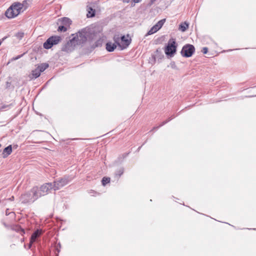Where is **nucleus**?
Instances as JSON below:
<instances>
[{
  "mask_svg": "<svg viewBox=\"0 0 256 256\" xmlns=\"http://www.w3.org/2000/svg\"><path fill=\"white\" fill-rule=\"evenodd\" d=\"M92 32L90 28H84L78 31L74 34H72L73 38H75V41L78 45H82L84 44L88 39L92 38Z\"/></svg>",
  "mask_w": 256,
  "mask_h": 256,
  "instance_id": "f257e3e1",
  "label": "nucleus"
},
{
  "mask_svg": "<svg viewBox=\"0 0 256 256\" xmlns=\"http://www.w3.org/2000/svg\"><path fill=\"white\" fill-rule=\"evenodd\" d=\"M36 189L32 188L30 191L22 194L20 200L22 204L34 202L38 198L36 194Z\"/></svg>",
  "mask_w": 256,
  "mask_h": 256,
  "instance_id": "f03ea898",
  "label": "nucleus"
},
{
  "mask_svg": "<svg viewBox=\"0 0 256 256\" xmlns=\"http://www.w3.org/2000/svg\"><path fill=\"white\" fill-rule=\"evenodd\" d=\"M22 10L19 6L18 2L13 3L6 11L5 16L10 19L17 16Z\"/></svg>",
  "mask_w": 256,
  "mask_h": 256,
  "instance_id": "7ed1b4c3",
  "label": "nucleus"
},
{
  "mask_svg": "<svg viewBox=\"0 0 256 256\" xmlns=\"http://www.w3.org/2000/svg\"><path fill=\"white\" fill-rule=\"evenodd\" d=\"M34 188L36 189V194L38 198L48 194L53 190V185L52 182H47L43 184L40 187L34 186Z\"/></svg>",
  "mask_w": 256,
  "mask_h": 256,
  "instance_id": "20e7f679",
  "label": "nucleus"
},
{
  "mask_svg": "<svg viewBox=\"0 0 256 256\" xmlns=\"http://www.w3.org/2000/svg\"><path fill=\"white\" fill-rule=\"evenodd\" d=\"M72 180V178L69 176H64V177L56 180L52 183L53 190H57L68 184Z\"/></svg>",
  "mask_w": 256,
  "mask_h": 256,
  "instance_id": "39448f33",
  "label": "nucleus"
},
{
  "mask_svg": "<svg viewBox=\"0 0 256 256\" xmlns=\"http://www.w3.org/2000/svg\"><path fill=\"white\" fill-rule=\"evenodd\" d=\"M176 45L175 39L172 38L170 39L168 45L165 48V54L171 57L176 52Z\"/></svg>",
  "mask_w": 256,
  "mask_h": 256,
  "instance_id": "423d86ee",
  "label": "nucleus"
},
{
  "mask_svg": "<svg viewBox=\"0 0 256 256\" xmlns=\"http://www.w3.org/2000/svg\"><path fill=\"white\" fill-rule=\"evenodd\" d=\"M61 40L62 38L60 36H52L47 39V40L44 43L43 46L45 49H50L54 45L58 44Z\"/></svg>",
  "mask_w": 256,
  "mask_h": 256,
  "instance_id": "0eeeda50",
  "label": "nucleus"
},
{
  "mask_svg": "<svg viewBox=\"0 0 256 256\" xmlns=\"http://www.w3.org/2000/svg\"><path fill=\"white\" fill-rule=\"evenodd\" d=\"M195 52L194 46L190 44L184 45L180 52V54L183 57H190Z\"/></svg>",
  "mask_w": 256,
  "mask_h": 256,
  "instance_id": "6e6552de",
  "label": "nucleus"
},
{
  "mask_svg": "<svg viewBox=\"0 0 256 256\" xmlns=\"http://www.w3.org/2000/svg\"><path fill=\"white\" fill-rule=\"evenodd\" d=\"M74 38L70 39L66 43L62 48V50L66 52H70L73 51L76 46H78Z\"/></svg>",
  "mask_w": 256,
  "mask_h": 256,
  "instance_id": "1a4fd4ad",
  "label": "nucleus"
},
{
  "mask_svg": "<svg viewBox=\"0 0 256 256\" xmlns=\"http://www.w3.org/2000/svg\"><path fill=\"white\" fill-rule=\"evenodd\" d=\"M58 24L63 26H66L68 28L70 27L72 24V20L68 18L64 17L62 18L58 19Z\"/></svg>",
  "mask_w": 256,
  "mask_h": 256,
  "instance_id": "9d476101",
  "label": "nucleus"
},
{
  "mask_svg": "<svg viewBox=\"0 0 256 256\" xmlns=\"http://www.w3.org/2000/svg\"><path fill=\"white\" fill-rule=\"evenodd\" d=\"M122 42V44H121V50H124L130 44L131 40L130 39H126L124 36H122L120 38Z\"/></svg>",
  "mask_w": 256,
  "mask_h": 256,
  "instance_id": "9b49d317",
  "label": "nucleus"
},
{
  "mask_svg": "<svg viewBox=\"0 0 256 256\" xmlns=\"http://www.w3.org/2000/svg\"><path fill=\"white\" fill-rule=\"evenodd\" d=\"M18 4L24 12L30 6V0H24L22 2H18Z\"/></svg>",
  "mask_w": 256,
  "mask_h": 256,
  "instance_id": "f8f14e48",
  "label": "nucleus"
},
{
  "mask_svg": "<svg viewBox=\"0 0 256 256\" xmlns=\"http://www.w3.org/2000/svg\"><path fill=\"white\" fill-rule=\"evenodd\" d=\"M116 48V44L112 42H108L106 44V50L109 52H113Z\"/></svg>",
  "mask_w": 256,
  "mask_h": 256,
  "instance_id": "ddd939ff",
  "label": "nucleus"
},
{
  "mask_svg": "<svg viewBox=\"0 0 256 256\" xmlns=\"http://www.w3.org/2000/svg\"><path fill=\"white\" fill-rule=\"evenodd\" d=\"M12 152V145H9L7 147L5 148L3 151V158H6L9 156Z\"/></svg>",
  "mask_w": 256,
  "mask_h": 256,
  "instance_id": "4468645a",
  "label": "nucleus"
},
{
  "mask_svg": "<svg viewBox=\"0 0 256 256\" xmlns=\"http://www.w3.org/2000/svg\"><path fill=\"white\" fill-rule=\"evenodd\" d=\"M42 233V232L41 230H36L32 235L30 237V239H32V241H36V238L39 237Z\"/></svg>",
  "mask_w": 256,
  "mask_h": 256,
  "instance_id": "2eb2a0df",
  "label": "nucleus"
},
{
  "mask_svg": "<svg viewBox=\"0 0 256 256\" xmlns=\"http://www.w3.org/2000/svg\"><path fill=\"white\" fill-rule=\"evenodd\" d=\"M12 230L19 232L22 236H23L25 234L24 230L18 225L14 226L12 228Z\"/></svg>",
  "mask_w": 256,
  "mask_h": 256,
  "instance_id": "dca6fc26",
  "label": "nucleus"
},
{
  "mask_svg": "<svg viewBox=\"0 0 256 256\" xmlns=\"http://www.w3.org/2000/svg\"><path fill=\"white\" fill-rule=\"evenodd\" d=\"M40 74L41 72L39 71L38 69L36 68L34 70H32V74L30 77L31 79L36 78L40 76Z\"/></svg>",
  "mask_w": 256,
  "mask_h": 256,
  "instance_id": "f3484780",
  "label": "nucleus"
},
{
  "mask_svg": "<svg viewBox=\"0 0 256 256\" xmlns=\"http://www.w3.org/2000/svg\"><path fill=\"white\" fill-rule=\"evenodd\" d=\"M188 28V24L186 22L181 23L179 26V30L182 32H185Z\"/></svg>",
  "mask_w": 256,
  "mask_h": 256,
  "instance_id": "a211bd4d",
  "label": "nucleus"
},
{
  "mask_svg": "<svg viewBox=\"0 0 256 256\" xmlns=\"http://www.w3.org/2000/svg\"><path fill=\"white\" fill-rule=\"evenodd\" d=\"M48 67V64L46 63H42L39 65L36 68L38 69L40 72H42L46 70Z\"/></svg>",
  "mask_w": 256,
  "mask_h": 256,
  "instance_id": "6ab92c4d",
  "label": "nucleus"
},
{
  "mask_svg": "<svg viewBox=\"0 0 256 256\" xmlns=\"http://www.w3.org/2000/svg\"><path fill=\"white\" fill-rule=\"evenodd\" d=\"M88 13L87 14V16L88 18H92L94 17L95 15V10L93 9L91 7L88 8Z\"/></svg>",
  "mask_w": 256,
  "mask_h": 256,
  "instance_id": "aec40b11",
  "label": "nucleus"
},
{
  "mask_svg": "<svg viewBox=\"0 0 256 256\" xmlns=\"http://www.w3.org/2000/svg\"><path fill=\"white\" fill-rule=\"evenodd\" d=\"M165 21L166 19L161 20L158 21L154 26L157 28V29L159 30L162 26Z\"/></svg>",
  "mask_w": 256,
  "mask_h": 256,
  "instance_id": "412c9836",
  "label": "nucleus"
},
{
  "mask_svg": "<svg viewBox=\"0 0 256 256\" xmlns=\"http://www.w3.org/2000/svg\"><path fill=\"white\" fill-rule=\"evenodd\" d=\"M174 115L170 117L169 118L168 120L163 122L159 126H158L157 127H154L153 128V129L156 130H158L159 128L162 126L164 124H166L169 121H170V120L173 119L174 118Z\"/></svg>",
  "mask_w": 256,
  "mask_h": 256,
  "instance_id": "4be33fe9",
  "label": "nucleus"
},
{
  "mask_svg": "<svg viewBox=\"0 0 256 256\" xmlns=\"http://www.w3.org/2000/svg\"><path fill=\"white\" fill-rule=\"evenodd\" d=\"M158 30L157 29V28L155 26H154L148 32L146 35H151L155 32H156Z\"/></svg>",
  "mask_w": 256,
  "mask_h": 256,
  "instance_id": "5701e85b",
  "label": "nucleus"
},
{
  "mask_svg": "<svg viewBox=\"0 0 256 256\" xmlns=\"http://www.w3.org/2000/svg\"><path fill=\"white\" fill-rule=\"evenodd\" d=\"M68 28L67 27H66V26H63V25L60 24V26H58V32H65L68 30Z\"/></svg>",
  "mask_w": 256,
  "mask_h": 256,
  "instance_id": "b1692460",
  "label": "nucleus"
},
{
  "mask_svg": "<svg viewBox=\"0 0 256 256\" xmlns=\"http://www.w3.org/2000/svg\"><path fill=\"white\" fill-rule=\"evenodd\" d=\"M102 185L104 186L107 184H108L110 182V178H107V177H104L102 178Z\"/></svg>",
  "mask_w": 256,
  "mask_h": 256,
  "instance_id": "393cba45",
  "label": "nucleus"
},
{
  "mask_svg": "<svg viewBox=\"0 0 256 256\" xmlns=\"http://www.w3.org/2000/svg\"><path fill=\"white\" fill-rule=\"evenodd\" d=\"M24 32H19L16 34V36L19 40H22L24 36Z\"/></svg>",
  "mask_w": 256,
  "mask_h": 256,
  "instance_id": "a878e982",
  "label": "nucleus"
},
{
  "mask_svg": "<svg viewBox=\"0 0 256 256\" xmlns=\"http://www.w3.org/2000/svg\"><path fill=\"white\" fill-rule=\"evenodd\" d=\"M114 44L119 46L120 48L121 47V44L119 42L120 38L118 36H114Z\"/></svg>",
  "mask_w": 256,
  "mask_h": 256,
  "instance_id": "bb28decb",
  "label": "nucleus"
},
{
  "mask_svg": "<svg viewBox=\"0 0 256 256\" xmlns=\"http://www.w3.org/2000/svg\"><path fill=\"white\" fill-rule=\"evenodd\" d=\"M102 39L100 38H99L98 40H97L96 41V42H95V46H96V47L100 46H102Z\"/></svg>",
  "mask_w": 256,
  "mask_h": 256,
  "instance_id": "cd10ccee",
  "label": "nucleus"
},
{
  "mask_svg": "<svg viewBox=\"0 0 256 256\" xmlns=\"http://www.w3.org/2000/svg\"><path fill=\"white\" fill-rule=\"evenodd\" d=\"M124 173L123 168H120L118 172L116 174L120 176Z\"/></svg>",
  "mask_w": 256,
  "mask_h": 256,
  "instance_id": "c85d7f7f",
  "label": "nucleus"
},
{
  "mask_svg": "<svg viewBox=\"0 0 256 256\" xmlns=\"http://www.w3.org/2000/svg\"><path fill=\"white\" fill-rule=\"evenodd\" d=\"M202 52H203V54H206L208 52V48H206V47L203 48Z\"/></svg>",
  "mask_w": 256,
  "mask_h": 256,
  "instance_id": "c756f323",
  "label": "nucleus"
},
{
  "mask_svg": "<svg viewBox=\"0 0 256 256\" xmlns=\"http://www.w3.org/2000/svg\"><path fill=\"white\" fill-rule=\"evenodd\" d=\"M24 54H20V55H18L17 56L14 58L12 59L14 60H17L19 59L21 57H22Z\"/></svg>",
  "mask_w": 256,
  "mask_h": 256,
  "instance_id": "7c9ffc66",
  "label": "nucleus"
},
{
  "mask_svg": "<svg viewBox=\"0 0 256 256\" xmlns=\"http://www.w3.org/2000/svg\"><path fill=\"white\" fill-rule=\"evenodd\" d=\"M34 242V241H32V239L30 240V242L28 244V248H30L32 246V244Z\"/></svg>",
  "mask_w": 256,
  "mask_h": 256,
  "instance_id": "2f4dec72",
  "label": "nucleus"
},
{
  "mask_svg": "<svg viewBox=\"0 0 256 256\" xmlns=\"http://www.w3.org/2000/svg\"><path fill=\"white\" fill-rule=\"evenodd\" d=\"M142 0H134V2L136 3H138V2H139L141 1Z\"/></svg>",
  "mask_w": 256,
  "mask_h": 256,
  "instance_id": "473e14b6",
  "label": "nucleus"
},
{
  "mask_svg": "<svg viewBox=\"0 0 256 256\" xmlns=\"http://www.w3.org/2000/svg\"><path fill=\"white\" fill-rule=\"evenodd\" d=\"M156 0H150V3L153 4Z\"/></svg>",
  "mask_w": 256,
  "mask_h": 256,
  "instance_id": "72a5a7b5",
  "label": "nucleus"
},
{
  "mask_svg": "<svg viewBox=\"0 0 256 256\" xmlns=\"http://www.w3.org/2000/svg\"><path fill=\"white\" fill-rule=\"evenodd\" d=\"M21 240H22V242H24V238H22Z\"/></svg>",
  "mask_w": 256,
  "mask_h": 256,
  "instance_id": "f704fd0d",
  "label": "nucleus"
},
{
  "mask_svg": "<svg viewBox=\"0 0 256 256\" xmlns=\"http://www.w3.org/2000/svg\"><path fill=\"white\" fill-rule=\"evenodd\" d=\"M14 198V196H12V198H11V200H12Z\"/></svg>",
  "mask_w": 256,
  "mask_h": 256,
  "instance_id": "c9c22d12",
  "label": "nucleus"
},
{
  "mask_svg": "<svg viewBox=\"0 0 256 256\" xmlns=\"http://www.w3.org/2000/svg\"><path fill=\"white\" fill-rule=\"evenodd\" d=\"M14 198V196H12V198H11V200H12Z\"/></svg>",
  "mask_w": 256,
  "mask_h": 256,
  "instance_id": "e433bc0d",
  "label": "nucleus"
}]
</instances>
